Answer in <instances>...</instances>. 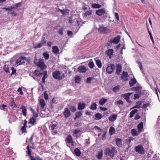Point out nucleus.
Instances as JSON below:
<instances>
[{
  "mask_svg": "<svg viewBox=\"0 0 160 160\" xmlns=\"http://www.w3.org/2000/svg\"><path fill=\"white\" fill-rule=\"evenodd\" d=\"M117 151L114 147L106 148L104 151V154L107 156H109L112 158L117 153Z\"/></svg>",
  "mask_w": 160,
  "mask_h": 160,
  "instance_id": "f257e3e1",
  "label": "nucleus"
},
{
  "mask_svg": "<svg viewBox=\"0 0 160 160\" xmlns=\"http://www.w3.org/2000/svg\"><path fill=\"white\" fill-rule=\"evenodd\" d=\"M52 75L54 79L57 80H62L65 77L63 74H62L59 71L56 70L52 72Z\"/></svg>",
  "mask_w": 160,
  "mask_h": 160,
  "instance_id": "f03ea898",
  "label": "nucleus"
},
{
  "mask_svg": "<svg viewBox=\"0 0 160 160\" xmlns=\"http://www.w3.org/2000/svg\"><path fill=\"white\" fill-rule=\"evenodd\" d=\"M30 108L33 113V117L30 119L29 123L34 124L36 121V118L38 117V115L32 107H30Z\"/></svg>",
  "mask_w": 160,
  "mask_h": 160,
  "instance_id": "7ed1b4c3",
  "label": "nucleus"
},
{
  "mask_svg": "<svg viewBox=\"0 0 160 160\" xmlns=\"http://www.w3.org/2000/svg\"><path fill=\"white\" fill-rule=\"evenodd\" d=\"M27 60V58L24 57H21L17 59L15 62V66H18L19 65L25 63Z\"/></svg>",
  "mask_w": 160,
  "mask_h": 160,
  "instance_id": "20e7f679",
  "label": "nucleus"
},
{
  "mask_svg": "<svg viewBox=\"0 0 160 160\" xmlns=\"http://www.w3.org/2000/svg\"><path fill=\"white\" fill-rule=\"evenodd\" d=\"M135 149L136 152H138L141 154H143L144 153V149L141 145L136 146Z\"/></svg>",
  "mask_w": 160,
  "mask_h": 160,
  "instance_id": "39448f33",
  "label": "nucleus"
},
{
  "mask_svg": "<svg viewBox=\"0 0 160 160\" xmlns=\"http://www.w3.org/2000/svg\"><path fill=\"white\" fill-rule=\"evenodd\" d=\"M129 76L126 72L123 71L121 76V79L124 81H128Z\"/></svg>",
  "mask_w": 160,
  "mask_h": 160,
  "instance_id": "423d86ee",
  "label": "nucleus"
},
{
  "mask_svg": "<svg viewBox=\"0 0 160 160\" xmlns=\"http://www.w3.org/2000/svg\"><path fill=\"white\" fill-rule=\"evenodd\" d=\"M132 93H127L121 95L122 97L124 98L127 101L128 103L131 102V101L129 100L130 96Z\"/></svg>",
  "mask_w": 160,
  "mask_h": 160,
  "instance_id": "0eeeda50",
  "label": "nucleus"
},
{
  "mask_svg": "<svg viewBox=\"0 0 160 160\" xmlns=\"http://www.w3.org/2000/svg\"><path fill=\"white\" fill-rule=\"evenodd\" d=\"M115 66L114 64H110L108 65L106 68V72L109 74L112 73L114 69Z\"/></svg>",
  "mask_w": 160,
  "mask_h": 160,
  "instance_id": "6e6552de",
  "label": "nucleus"
},
{
  "mask_svg": "<svg viewBox=\"0 0 160 160\" xmlns=\"http://www.w3.org/2000/svg\"><path fill=\"white\" fill-rule=\"evenodd\" d=\"M63 115L65 118H68L71 115L70 111L68 108H65Z\"/></svg>",
  "mask_w": 160,
  "mask_h": 160,
  "instance_id": "1a4fd4ad",
  "label": "nucleus"
},
{
  "mask_svg": "<svg viewBox=\"0 0 160 160\" xmlns=\"http://www.w3.org/2000/svg\"><path fill=\"white\" fill-rule=\"evenodd\" d=\"M106 13V10L104 8H101L96 12V14L99 16L104 15Z\"/></svg>",
  "mask_w": 160,
  "mask_h": 160,
  "instance_id": "9d476101",
  "label": "nucleus"
},
{
  "mask_svg": "<svg viewBox=\"0 0 160 160\" xmlns=\"http://www.w3.org/2000/svg\"><path fill=\"white\" fill-rule=\"evenodd\" d=\"M118 117V115L115 114H113L111 115L108 118L109 120L112 122H114L116 120Z\"/></svg>",
  "mask_w": 160,
  "mask_h": 160,
  "instance_id": "9b49d317",
  "label": "nucleus"
},
{
  "mask_svg": "<svg viewBox=\"0 0 160 160\" xmlns=\"http://www.w3.org/2000/svg\"><path fill=\"white\" fill-rule=\"evenodd\" d=\"M78 69L79 72L82 73L85 72L88 70L84 66H79Z\"/></svg>",
  "mask_w": 160,
  "mask_h": 160,
  "instance_id": "f8f14e48",
  "label": "nucleus"
},
{
  "mask_svg": "<svg viewBox=\"0 0 160 160\" xmlns=\"http://www.w3.org/2000/svg\"><path fill=\"white\" fill-rule=\"evenodd\" d=\"M120 38V37L119 36H118L117 37L114 38V39L111 40V42L115 44H117L119 42Z\"/></svg>",
  "mask_w": 160,
  "mask_h": 160,
  "instance_id": "ddd939ff",
  "label": "nucleus"
},
{
  "mask_svg": "<svg viewBox=\"0 0 160 160\" xmlns=\"http://www.w3.org/2000/svg\"><path fill=\"white\" fill-rule=\"evenodd\" d=\"M131 133L133 136H138L140 133L138 130L137 131L135 129H132L131 131Z\"/></svg>",
  "mask_w": 160,
  "mask_h": 160,
  "instance_id": "4468645a",
  "label": "nucleus"
},
{
  "mask_svg": "<svg viewBox=\"0 0 160 160\" xmlns=\"http://www.w3.org/2000/svg\"><path fill=\"white\" fill-rule=\"evenodd\" d=\"M66 141L68 143H73L72 138L70 135H69L68 137L66 138Z\"/></svg>",
  "mask_w": 160,
  "mask_h": 160,
  "instance_id": "2eb2a0df",
  "label": "nucleus"
},
{
  "mask_svg": "<svg viewBox=\"0 0 160 160\" xmlns=\"http://www.w3.org/2000/svg\"><path fill=\"white\" fill-rule=\"evenodd\" d=\"M34 74L35 75L34 78L36 80H37L38 81H39V79H38V77L40 76V72L37 70H35Z\"/></svg>",
  "mask_w": 160,
  "mask_h": 160,
  "instance_id": "dca6fc26",
  "label": "nucleus"
},
{
  "mask_svg": "<svg viewBox=\"0 0 160 160\" xmlns=\"http://www.w3.org/2000/svg\"><path fill=\"white\" fill-rule=\"evenodd\" d=\"M92 10L87 11L83 14V17L85 18H86L88 17H89L92 14Z\"/></svg>",
  "mask_w": 160,
  "mask_h": 160,
  "instance_id": "f3484780",
  "label": "nucleus"
},
{
  "mask_svg": "<svg viewBox=\"0 0 160 160\" xmlns=\"http://www.w3.org/2000/svg\"><path fill=\"white\" fill-rule=\"evenodd\" d=\"M116 73L118 75H120L122 71V66L120 65L117 66Z\"/></svg>",
  "mask_w": 160,
  "mask_h": 160,
  "instance_id": "a211bd4d",
  "label": "nucleus"
},
{
  "mask_svg": "<svg viewBox=\"0 0 160 160\" xmlns=\"http://www.w3.org/2000/svg\"><path fill=\"white\" fill-rule=\"evenodd\" d=\"M86 106V104L84 103H81L80 102L78 103V109L79 110H82Z\"/></svg>",
  "mask_w": 160,
  "mask_h": 160,
  "instance_id": "6ab92c4d",
  "label": "nucleus"
},
{
  "mask_svg": "<svg viewBox=\"0 0 160 160\" xmlns=\"http://www.w3.org/2000/svg\"><path fill=\"white\" fill-rule=\"evenodd\" d=\"M20 109L22 110V112L23 115L26 116L27 114V109L26 107L24 106H22L20 108Z\"/></svg>",
  "mask_w": 160,
  "mask_h": 160,
  "instance_id": "aec40b11",
  "label": "nucleus"
},
{
  "mask_svg": "<svg viewBox=\"0 0 160 160\" xmlns=\"http://www.w3.org/2000/svg\"><path fill=\"white\" fill-rule=\"evenodd\" d=\"M42 74H44V75L42 78V81L44 83L45 82V79L48 77L47 71H44L43 73H41V75Z\"/></svg>",
  "mask_w": 160,
  "mask_h": 160,
  "instance_id": "412c9836",
  "label": "nucleus"
},
{
  "mask_svg": "<svg viewBox=\"0 0 160 160\" xmlns=\"http://www.w3.org/2000/svg\"><path fill=\"white\" fill-rule=\"evenodd\" d=\"M138 131L141 132L143 131V123L142 122H140L139 124L138 125Z\"/></svg>",
  "mask_w": 160,
  "mask_h": 160,
  "instance_id": "4be33fe9",
  "label": "nucleus"
},
{
  "mask_svg": "<svg viewBox=\"0 0 160 160\" xmlns=\"http://www.w3.org/2000/svg\"><path fill=\"white\" fill-rule=\"evenodd\" d=\"M43 61V59H41V69L42 70L45 69L47 67Z\"/></svg>",
  "mask_w": 160,
  "mask_h": 160,
  "instance_id": "5701e85b",
  "label": "nucleus"
},
{
  "mask_svg": "<svg viewBox=\"0 0 160 160\" xmlns=\"http://www.w3.org/2000/svg\"><path fill=\"white\" fill-rule=\"evenodd\" d=\"M95 60L96 62V64L98 68H101L102 66V63L101 61L99 59H98L97 58H95Z\"/></svg>",
  "mask_w": 160,
  "mask_h": 160,
  "instance_id": "b1692460",
  "label": "nucleus"
},
{
  "mask_svg": "<svg viewBox=\"0 0 160 160\" xmlns=\"http://www.w3.org/2000/svg\"><path fill=\"white\" fill-rule=\"evenodd\" d=\"M137 82L136 80L134 78H132L129 82V84L130 87L133 86Z\"/></svg>",
  "mask_w": 160,
  "mask_h": 160,
  "instance_id": "393cba45",
  "label": "nucleus"
},
{
  "mask_svg": "<svg viewBox=\"0 0 160 160\" xmlns=\"http://www.w3.org/2000/svg\"><path fill=\"white\" fill-rule=\"evenodd\" d=\"M35 59L34 61V63L39 67H40V59H38L36 58V55H35Z\"/></svg>",
  "mask_w": 160,
  "mask_h": 160,
  "instance_id": "a878e982",
  "label": "nucleus"
},
{
  "mask_svg": "<svg viewBox=\"0 0 160 160\" xmlns=\"http://www.w3.org/2000/svg\"><path fill=\"white\" fill-rule=\"evenodd\" d=\"M52 52L55 54H58L59 52V49L58 47L55 46L52 48Z\"/></svg>",
  "mask_w": 160,
  "mask_h": 160,
  "instance_id": "bb28decb",
  "label": "nucleus"
},
{
  "mask_svg": "<svg viewBox=\"0 0 160 160\" xmlns=\"http://www.w3.org/2000/svg\"><path fill=\"white\" fill-rule=\"evenodd\" d=\"M108 100L107 99L104 98H102L100 99L99 101V103L101 105H103L106 102H107Z\"/></svg>",
  "mask_w": 160,
  "mask_h": 160,
  "instance_id": "cd10ccee",
  "label": "nucleus"
},
{
  "mask_svg": "<svg viewBox=\"0 0 160 160\" xmlns=\"http://www.w3.org/2000/svg\"><path fill=\"white\" fill-rule=\"evenodd\" d=\"M115 132V128L111 126L110 127L109 129V132L111 135H112Z\"/></svg>",
  "mask_w": 160,
  "mask_h": 160,
  "instance_id": "c85d7f7f",
  "label": "nucleus"
},
{
  "mask_svg": "<svg viewBox=\"0 0 160 160\" xmlns=\"http://www.w3.org/2000/svg\"><path fill=\"white\" fill-rule=\"evenodd\" d=\"M81 80V78L80 76H76L75 78V83H80Z\"/></svg>",
  "mask_w": 160,
  "mask_h": 160,
  "instance_id": "c756f323",
  "label": "nucleus"
},
{
  "mask_svg": "<svg viewBox=\"0 0 160 160\" xmlns=\"http://www.w3.org/2000/svg\"><path fill=\"white\" fill-rule=\"evenodd\" d=\"M138 111V110L136 109H135L133 110H132L130 113V118H132V117L134 115L136 112H137Z\"/></svg>",
  "mask_w": 160,
  "mask_h": 160,
  "instance_id": "7c9ffc66",
  "label": "nucleus"
},
{
  "mask_svg": "<svg viewBox=\"0 0 160 160\" xmlns=\"http://www.w3.org/2000/svg\"><path fill=\"white\" fill-rule=\"evenodd\" d=\"M102 155L103 151L102 150L98 152V154L97 155V157L98 159H100L102 158Z\"/></svg>",
  "mask_w": 160,
  "mask_h": 160,
  "instance_id": "2f4dec72",
  "label": "nucleus"
},
{
  "mask_svg": "<svg viewBox=\"0 0 160 160\" xmlns=\"http://www.w3.org/2000/svg\"><path fill=\"white\" fill-rule=\"evenodd\" d=\"M92 7L94 8H99L101 7V6L98 4L93 3L92 4Z\"/></svg>",
  "mask_w": 160,
  "mask_h": 160,
  "instance_id": "473e14b6",
  "label": "nucleus"
},
{
  "mask_svg": "<svg viewBox=\"0 0 160 160\" xmlns=\"http://www.w3.org/2000/svg\"><path fill=\"white\" fill-rule=\"evenodd\" d=\"M116 143L118 147H121L122 145V141L121 139L117 138L116 140Z\"/></svg>",
  "mask_w": 160,
  "mask_h": 160,
  "instance_id": "72a5a7b5",
  "label": "nucleus"
},
{
  "mask_svg": "<svg viewBox=\"0 0 160 160\" xmlns=\"http://www.w3.org/2000/svg\"><path fill=\"white\" fill-rule=\"evenodd\" d=\"M75 153V154L78 156H80L81 155V152L80 151V150L77 148H76L74 150Z\"/></svg>",
  "mask_w": 160,
  "mask_h": 160,
  "instance_id": "f704fd0d",
  "label": "nucleus"
},
{
  "mask_svg": "<svg viewBox=\"0 0 160 160\" xmlns=\"http://www.w3.org/2000/svg\"><path fill=\"white\" fill-rule=\"evenodd\" d=\"M43 55L46 59L48 60L49 59V55L47 52H44L43 53Z\"/></svg>",
  "mask_w": 160,
  "mask_h": 160,
  "instance_id": "c9c22d12",
  "label": "nucleus"
},
{
  "mask_svg": "<svg viewBox=\"0 0 160 160\" xmlns=\"http://www.w3.org/2000/svg\"><path fill=\"white\" fill-rule=\"evenodd\" d=\"M106 29L107 28L105 27L100 26L98 28V31L100 32H104Z\"/></svg>",
  "mask_w": 160,
  "mask_h": 160,
  "instance_id": "e433bc0d",
  "label": "nucleus"
},
{
  "mask_svg": "<svg viewBox=\"0 0 160 160\" xmlns=\"http://www.w3.org/2000/svg\"><path fill=\"white\" fill-rule=\"evenodd\" d=\"M15 9V7L12 6H10L7 8H2L3 10H5V11H12V9Z\"/></svg>",
  "mask_w": 160,
  "mask_h": 160,
  "instance_id": "4c0bfd02",
  "label": "nucleus"
},
{
  "mask_svg": "<svg viewBox=\"0 0 160 160\" xmlns=\"http://www.w3.org/2000/svg\"><path fill=\"white\" fill-rule=\"evenodd\" d=\"M97 105L96 103H93L91 105L90 107V108L92 110H94L96 109L97 108Z\"/></svg>",
  "mask_w": 160,
  "mask_h": 160,
  "instance_id": "58836bf2",
  "label": "nucleus"
},
{
  "mask_svg": "<svg viewBox=\"0 0 160 160\" xmlns=\"http://www.w3.org/2000/svg\"><path fill=\"white\" fill-rule=\"evenodd\" d=\"M95 117L96 118H97V119L99 120L101 119L102 118V115L100 113H98L95 114Z\"/></svg>",
  "mask_w": 160,
  "mask_h": 160,
  "instance_id": "ea45409f",
  "label": "nucleus"
},
{
  "mask_svg": "<svg viewBox=\"0 0 160 160\" xmlns=\"http://www.w3.org/2000/svg\"><path fill=\"white\" fill-rule=\"evenodd\" d=\"M120 89V86H117L114 87L113 89V91L114 92H117L119 91Z\"/></svg>",
  "mask_w": 160,
  "mask_h": 160,
  "instance_id": "a19ab883",
  "label": "nucleus"
},
{
  "mask_svg": "<svg viewBox=\"0 0 160 160\" xmlns=\"http://www.w3.org/2000/svg\"><path fill=\"white\" fill-rule=\"evenodd\" d=\"M46 105V103L44 100L42 99H41V106L43 108Z\"/></svg>",
  "mask_w": 160,
  "mask_h": 160,
  "instance_id": "79ce46f5",
  "label": "nucleus"
},
{
  "mask_svg": "<svg viewBox=\"0 0 160 160\" xmlns=\"http://www.w3.org/2000/svg\"><path fill=\"white\" fill-rule=\"evenodd\" d=\"M82 115V113L81 112H78L76 113L75 118H80Z\"/></svg>",
  "mask_w": 160,
  "mask_h": 160,
  "instance_id": "37998d69",
  "label": "nucleus"
},
{
  "mask_svg": "<svg viewBox=\"0 0 160 160\" xmlns=\"http://www.w3.org/2000/svg\"><path fill=\"white\" fill-rule=\"evenodd\" d=\"M27 151H26L27 153L28 154V156H31V151L30 150L29 146H28L27 147Z\"/></svg>",
  "mask_w": 160,
  "mask_h": 160,
  "instance_id": "c03bdc74",
  "label": "nucleus"
},
{
  "mask_svg": "<svg viewBox=\"0 0 160 160\" xmlns=\"http://www.w3.org/2000/svg\"><path fill=\"white\" fill-rule=\"evenodd\" d=\"M141 89V88L139 87H133L132 88V91H137L140 90Z\"/></svg>",
  "mask_w": 160,
  "mask_h": 160,
  "instance_id": "a18cd8bd",
  "label": "nucleus"
},
{
  "mask_svg": "<svg viewBox=\"0 0 160 160\" xmlns=\"http://www.w3.org/2000/svg\"><path fill=\"white\" fill-rule=\"evenodd\" d=\"M3 69L5 72L7 73L9 72L8 65H5L4 66Z\"/></svg>",
  "mask_w": 160,
  "mask_h": 160,
  "instance_id": "49530a36",
  "label": "nucleus"
},
{
  "mask_svg": "<svg viewBox=\"0 0 160 160\" xmlns=\"http://www.w3.org/2000/svg\"><path fill=\"white\" fill-rule=\"evenodd\" d=\"M22 2H19V3H16L15 4V8H19L20 7H21V6H22Z\"/></svg>",
  "mask_w": 160,
  "mask_h": 160,
  "instance_id": "de8ad7c7",
  "label": "nucleus"
},
{
  "mask_svg": "<svg viewBox=\"0 0 160 160\" xmlns=\"http://www.w3.org/2000/svg\"><path fill=\"white\" fill-rule=\"evenodd\" d=\"M88 66L90 68H92L94 67L95 65L93 62H90L88 64Z\"/></svg>",
  "mask_w": 160,
  "mask_h": 160,
  "instance_id": "09e8293b",
  "label": "nucleus"
},
{
  "mask_svg": "<svg viewBox=\"0 0 160 160\" xmlns=\"http://www.w3.org/2000/svg\"><path fill=\"white\" fill-rule=\"evenodd\" d=\"M70 110L72 112H75L76 110V107L74 106H71L70 107Z\"/></svg>",
  "mask_w": 160,
  "mask_h": 160,
  "instance_id": "8fccbe9b",
  "label": "nucleus"
},
{
  "mask_svg": "<svg viewBox=\"0 0 160 160\" xmlns=\"http://www.w3.org/2000/svg\"><path fill=\"white\" fill-rule=\"evenodd\" d=\"M113 50L112 49H109L108 51V55H111L113 53Z\"/></svg>",
  "mask_w": 160,
  "mask_h": 160,
  "instance_id": "3c124183",
  "label": "nucleus"
},
{
  "mask_svg": "<svg viewBox=\"0 0 160 160\" xmlns=\"http://www.w3.org/2000/svg\"><path fill=\"white\" fill-rule=\"evenodd\" d=\"M137 105L135 107V108H139L140 107V106L142 104V102H136Z\"/></svg>",
  "mask_w": 160,
  "mask_h": 160,
  "instance_id": "603ef678",
  "label": "nucleus"
},
{
  "mask_svg": "<svg viewBox=\"0 0 160 160\" xmlns=\"http://www.w3.org/2000/svg\"><path fill=\"white\" fill-rule=\"evenodd\" d=\"M148 33H149V34L150 35V38H151V39L152 41V42L153 43V44H155V42H154V40H153V38L152 35V34H151V33L150 32V31L149 30H148Z\"/></svg>",
  "mask_w": 160,
  "mask_h": 160,
  "instance_id": "864d4df0",
  "label": "nucleus"
},
{
  "mask_svg": "<svg viewBox=\"0 0 160 160\" xmlns=\"http://www.w3.org/2000/svg\"><path fill=\"white\" fill-rule=\"evenodd\" d=\"M18 92H19V94L20 95H22L23 94V92L22 91V88L19 87L17 90Z\"/></svg>",
  "mask_w": 160,
  "mask_h": 160,
  "instance_id": "5fc2aeb1",
  "label": "nucleus"
},
{
  "mask_svg": "<svg viewBox=\"0 0 160 160\" xmlns=\"http://www.w3.org/2000/svg\"><path fill=\"white\" fill-rule=\"evenodd\" d=\"M80 132H81V131L80 130L75 129L74 130L73 132L74 134L73 135H75L77 134L78 133Z\"/></svg>",
  "mask_w": 160,
  "mask_h": 160,
  "instance_id": "6e6d98bb",
  "label": "nucleus"
},
{
  "mask_svg": "<svg viewBox=\"0 0 160 160\" xmlns=\"http://www.w3.org/2000/svg\"><path fill=\"white\" fill-rule=\"evenodd\" d=\"M12 11L10 13V14L12 16H15L17 15L16 12L14 11Z\"/></svg>",
  "mask_w": 160,
  "mask_h": 160,
  "instance_id": "4d7b16f0",
  "label": "nucleus"
},
{
  "mask_svg": "<svg viewBox=\"0 0 160 160\" xmlns=\"http://www.w3.org/2000/svg\"><path fill=\"white\" fill-rule=\"evenodd\" d=\"M44 98L46 100H48V95L46 93V92H45L44 93Z\"/></svg>",
  "mask_w": 160,
  "mask_h": 160,
  "instance_id": "13d9d810",
  "label": "nucleus"
},
{
  "mask_svg": "<svg viewBox=\"0 0 160 160\" xmlns=\"http://www.w3.org/2000/svg\"><path fill=\"white\" fill-rule=\"evenodd\" d=\"M11 106H13V108H15L17 107L16 104L15 103L14 101L13 100L10 103Z\"/></svg>",
  "mask_w": 160,
  "mask_h": 160,
  "instance_id": "bf43d9fd",
  "label": "nucleus"
},
{
  "mask_svg": "<svg viewBox=\"0 0 160 160\" xmlns=\"http://www.w3.org/2000/svg\"><path fill=\"white\" fill-rule=\"evenodd\" d=\"M140 95L138 94H135L134 95V99H137L138 98L140 97Z\"/></svg>",
  "mask_w": 160,
  "mask_h": 160,
  "instance_id": "052dcab7",
  "label": "nucleus"
},
{
  "mask_svg": "<svg viewBox=\"0 0 160 160\" xmlns=\"http://www.w3.org/2000/svg\"><path fill=\"white\" fill-rule=\"evenodd\" d=\"M92 78L91 77L88 78L87 79V82L88 83H90L91 82V80Z\"/></svg>",
  "mask_w": 160,
  "mask_h": 160,
  "instance_id": "680f3d73",
  "label": "nucleus"
},
{
  "mask_svg": "<svg viewBox=\"0 0 160 160\" xmlns=\"http://www.w3.org/2000/svg\"><path fill=\"white\" fill-rule=\"evenodd\" d=\"M150 105V104L149 103L144 104L143 105L142 108H145L148 106H149Z\"/></svg>",
  "mask_w": 160,
  "mask_h": 160,
  "instance_id": "e2e57ef3",
  "label": "nucleus"
},
{
  "mask_svg": "<svg viewBox=\"0 0 160 160\" xmlns=\"http://www.w3.org/2000/svg\"><path fill=\"white\" fill-rule=\"evenodd\" d=\"M26 127L22 126L21 128V130L23 132H26Z\"/></svg>",
  "mask_w": 160,
  "mask_h": 160,
  "instance_id": "0e129e2a",
  "label": "nucleus"
},
{
  "mask_svg": "<svg viewBox=\"0 0 160 160\" xmlns=\"http://www.w3.org/2000/svg\"><path fill=\"white\" fill-rule=\"evenodd\" d=\"M11 69L12 71V73H11V75H12L14 73H15L16 72V70L15 69V68L13 67H12Z\"/></svg>",
  "mask_w": 160,
  "mask_h": 160,
  "instance_id": "69168bd1",
  "label": "nucleus"
},
{
  "mask_svg": "<svg viewBox=\"0 0 160 160\" xmlns=\"http://www.w3.org/2000/svg\"><path fill=\"white\" fill-rule=\"evenodd\" d=\"M114 14H115V17H116V19L118 20H119V15H118V14L117 12H115L114 13Z\"/></svg>",
  "mask_w": 160,
  "mask_h": 160,
  "instance_id": "338daca9",
  "label": "nucleus"
},
{
  "mask_svg": "<svg viewBox=\"0 0 160 160\" xmlns=\"http://www.w3.org/2000/svg\"><path fill=\"white\" fill-rule=\"evenodd\" d=\"M140 116L138 115V114H137L136 115L135 117V119L136 120H138L140 118Z\"/></svg>",
  "mask_w": 160,
  "mask_h": 160,
  "instance_id": "774afa93",
  "label": "nucleus"
}]
</instances>
